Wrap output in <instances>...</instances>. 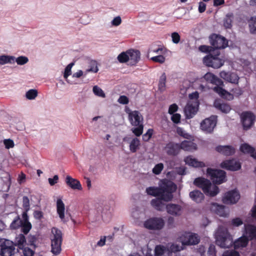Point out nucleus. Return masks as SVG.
Here are the masks:
<instances>
[{"label":"nucleus","instance_id":"obj_49","mask_svg":"<svg viewBox=\"0 0 256 256\" xmlns=\"http://www.w3.org/2000/svg\"><path fill=\"white\" fill-rule=\"evenodd\" d=\"M164 168V164L162 163L156 164L152 169V172L155 174H159Z\"/></svg>","mask_w":256,"mask_h":256},{"label":"nucleus","instance_id":"obj_15","mask_svg":"<svg viewBox=\"0 0 256 256\" xmlns=\"http://www.w3.org/2000/svg\"><path fill=\"white\" fill-rule=\"evenodd\" d=\"M199 106V102H188L184 108L186 118H192L196 114Z\"/></svg>","mask_w":256,"mask_h":256},{"label":"nucleus","instance_id":"obj_47","mask_svg":"<svg viewBox=\"0 0 256 256\" xmlns=\"http://www.w3.org/2000/svg\"><path fill=\"white\" fill-rule=\"evenodd\" d=\"M93 92L96 96H100L102 98H105L106 96L103 90L96 86L93 87Z\"/></svg>","mask_w":256,"mask_h":256},{"label":"nucleus","instance_id":"obj_9","mask_svg":"<svg viewBox=\"0 0 256 256\" xmlns=\"http://www.w3.org/2000/svg\"><path fill=\"white\" fill-rule=\"evenodd\" d=\"M209 40L214 50L224 48L228 44V42L224 37L214 34L209 36Z\"/></svg>","mask_w":256,"mask_h":256},{"label":"nucleus","instance_id":"obj_5","mask_svg":"<svg viewBox=\"0 0 256 256\" xmlns=\"http://www.w3.org/2000/svg\"><path fill=\"white\" fill-rule=\"evenodd\" d=\"M220 54V52L217 51L214 55L210 54L205 56L203 58L204 64L207 66L212 67L214 68H220L224 65V60L218 57Z\"/></svg>","mask_w":256,"mask_h":256},{"label":"nucleus","instance_id":"obj_54","mask_svg":"<svg viewBox=\"0 0 256 256\" xmlns=\"http://www.w3.org/2000/svg\"><path fill=\"white\" fill-rule=\"evenodd\" d=\"M199 97V94L198 92H194L189 94V98L190 100L188 102H199L198 98Z\"/></svg>","mask_w":256,"mask_h":256},{"label":"nucleus","instance_id":"obj_24","mask_svg":"<svg viewBox=\"0 0 256 256\" xmlns=\"http://www.w3.org/2000/svg\"><path fill=\"white\" fill-rule=\"evenodd\" d=\"M172 252L168 248L162 245H158L155 247L154 256H172Z\"/></svg>","mask_w":256,"mask_h":256},{"label":"nucleus","instance_id":"obj_29","mask_svg":"<svg viewBox=\"0 0 256 256\" xmlns=\"http://www.w3.org/2000/svg\"><path fill=\"white\" fill-rule=\"evenodd\" d=\"M180 144V150L182 149L186 151L192 152L197 148L196 144L191 141L184 140Z\"/></svg>","mask_w":256,"mask_h":256},{"label":"nucleus","instance_id":"obj_27","mask_svg":"<svg viewBox=\"0 0 256 256\" xmlns=\"http://www.w3.org/2000/svg\"><path fill=\"white\" fill-rule=\"evenodd\" d=\"M210 210L212 211L220 216H226V207L223 205L214 203L212 205Z\"/></svg>","mask_w":256,"mask_h":256},{"label":"nucleus","instance_id":"obj_35","mask_svg":"<svg viewBox=\"0 0 256 256\" xmlns=\"http://www.w3.org/2000/svg\"><path fill=\"white\" fill-rule=\"evenodd\" d=\"M234 18L232 13H228L224 19V26L226 28H231L232 26V22Z\"/></svg>","mask_w":256,"mask_h":256},{"label":"nucleus","instance_id":"obj_63","mask_svg":"<svg viewBox=\"0 0 256 256\" xmlns=\"http://www.w3.org/2000/svg\"><path fill=\"white\" fill-rule=\"evenodd\" d=\"M4 144L7 149L12 148L14 146V142L12 140L6 139L4 140Z\"/></svg>","mask_w":256,"mask_h":256},{"label":"nucleus","instance_id":"obj_59","mask_svg":"<svg viewBox=\"0 0 256 256\" xmlns=\"http://www.w3.org/2000/svg\"><path fill=\"white\" fill-rule=\"evenodd\" d=\"M177 133L178 135L182 136L186 138H188L190 135L186 133L182 128H178L176 130Z\"/></svg>","mask_w":256,"mask_h":256},{"label":"nucleus","instance_id":"obj_14","mask_svg":"<svg viewBox=\"0 0 256 256\" xmlns=\"http://www.w3.org/2000/svg\"><path fill=\"white\" fill-rule=\"evenodd\" d=\"M240 198L239 192L236 190L228 191L222 198V202L226 204H236Z\"/></svg>","mask_w":256,"mask_h":256},{"label":"nucleus","instance_id":"obj_58","mask_svg":"<svg viewBox=\"0 0 256 256\" xmlns=\"http://www.w3.org/2000/svg\"><path fill=\"white\" fill-rule=\"evenodd\" d=\"M172 42L174 44H178L180 41V34L176 32H174L172 34Z\"/></svg>","mask_w":256,"mask_h":256},{"label":"nucleus","instance_id":"obj_45","mask_svg":"<svg viewBox=\"0 0 256 256\" xmlns=\"http://www.w3.org/2000/svg\"><path fill=\"white\" fill-rule=\"evenodd\" d=\"M118 60L121 63L128 62L129 57L128 51L120 53L118 56Z\"/></svg>","mask_w":256,"mask_h":256},{"label":"nucleus","instance_id":"obj_25","mask_svg":"<svg viewBox=\"0 0 256 256\" xmlns=\"http://www.w3.org/2000/svg\"><path fill=\"white\" fill-rule=\"evenodd\" d=\"M166 210L168 214L178 216L181 214L182 207L177 204H169L166 206Z\"/></svg>","mask_w":256,"mask_h":256},{"label":"nucleus","instance_id":"obj_22","mask_svg":"<svg viewBox=\"0 0 256 256\" xmlns=\"http://www.w3.org/2000/svg\"><path fill=\"white\" fill-rule=\"evenodd\" d=\"M128 64L134 66L136 64L140 59V54L138 50H128Z\"/></svg>","mask_w":256,"mask_h":256},{"label":"nucleus","instance_id":"obj_8","mask_svg":"<svg viewBox=\"0 0 256 256\" xmlns=\"http://www.w3.org/2000/svg\"><path fill=\"white\" fill-rule=\"evenodd\" d=\"M164 220L162 218L152 217L146 220L144 225L148 230H159L164 228Z\"/></svg>","mask_w":256,"mask_h":256},{"label":"nucleus","instance_id":"obj_18","mask_svg":"<svg viewBox=\"0 0 256 256\" xmlns=\"http://www.w3.org/2000/svg\"><path fill=\"white\" fill-rule=\"evenodd\" d=\"M220 76L221 78L228 82L234 84H238V83L240 78L235 72H226L223 70L220 73Z\"/></svg>","mask_w":256,"mask_h":256},{"label":"nucleus","instance_id":"obj_39","mask_svg":"<svg viewBox=\"0 0 256 256\" xmlns=\"http://www.w3.org/2000/svg\"><path fill=\"white\" fill-rule=\"evenodd\" d=\"M214 90L216 92L218 93L221 97L224 98H226L227 95H230V94L228 92L220 86H216L214 88Z\"/></svg>","mask_w":256,"mask_h":256},{"label":"nucleus","instance_id":"obj_10","mask_svg":"<svg viewBox=\"0 0 256 256\" xmlns=\"http://www.w3.org/2000/svg\"><path fill=\"white\" fill-rule=\"evenodd\" d=\"M217 122V116H211L204 120L200 123V128L206 133L211 134Z\"/></svg>","mask_w":256,"mask_h":256},{"label":"nucleus","instance_id":"obj_34","mask_svg":"<svg viewBox=\"0 0 256 256\" xmlns=\"http://www.w3.org/2000/svg\"><path fill=\"white\" fill-rule=\"evenodd\" d=\"M14 56L3 54L0 56V65L14 64Z\"/></svg>","mask_w":256,"mask_h":256},{"label":"nucleus","instance_id":"obj_50","mask_svg":"<svg viewBox=\"0 0 256 256\" xmlns=\"http://www.w3.org/2000/svg\"><path fill=\"white\" fill-rule=\"evenodd\" d=\"M22 206L26 211H28L30 210V200L26 196H24L22 198Z\"/></svg>","mask_w":256,"mask_h":256},{"label":"nucleus","instance_id":"obj_41","mask_svg":"<svg viewBox=\"0 0 256 256\" xmlns=\"http://www.w3.org/2000/svg\"><path fill=\"white\" fill-rule=\"evenodd\" d=\"M38 91L35 89H30L26 92V97L30 100H34L38 96Z\"/></svg>","mask_w":256,"mask_h":256},{"label":"nucleus","instance_id":"obj_43","mask_svg":"<svg viewBox=\"0 0 256 256\" xmlns=\"http://www.w3.org/2000/svg\"><path fill=\"white\" fill-rule=\"evenodd\" d=\"M21 228V232L24 234H28L32 228L30 222H22Z\"/></svg>","mask_w":256,"mask_h":256},{"label":"nucleus","instance_id":"obj_19","mask_svg":"<svg viewBox=\"0 0 256 256\" xmlns=\"http://www.w3.org/2000/svg\"><path fill=\"white\" fill-rule=\"evenodd\" d=\"M128 118L132 126H137L140 124H143V117L140 112L138 110H134L130 113Z\"/></svg>","mask_w":256,"mask_h":256},{"label":"nucleus","instance_id":"obj_37","mask_svg":"<svg viewBox=\"0 0 256 256\" xmlns=\"http://www.w3.org/2000/svg\"><path fill=\"white\" fill-rule=\"evenodd\" d=\"M140 145V142L137 138H134L130 144V150L132 152H136Z\"/></svg>","mask_w":256,"mask_h":256},{"label":"nucleus","instance_id":"obj_57","mask_svg":"<svg viewBox=\"0 0 256 256\" xmlns=\"http://www.w3.org/2000/svg\"><path fill=\"white\" fill-rule=\"evenodd\" d=\"M208 256H216V251L214 245L210 244L208 250Z\"/></svg>","mask_w":256,"mask_h":256},{"label":"nucleus","instance_id":"obj_11","mask_svg":"<svg viewBox=\"0 0 256 256\" xmlns=\"http://www.w3.org/2000/svg\"><path fill=\"white\" fill-rule=\"evenodd\" d=\"M183 245L192 246L197 244L200 241L198 234L190 232H185L181 237Z\"/></svg>","mask_w":256,"mask_h":256},{"label":"nucleus","instance_id":"obj_40","mask_svg":"<svg viewBox=\"0 0 256 256\" xmlns=\"http://www.w3.org/2000/svg\"><path fill=\"white\" fill-rule=\"evenodd\" d=\"M166 75L164 72L160 78L158 82V88L160 90L163 91L165 89L166 87Z\"/></svg>","mask_w":256,"mask_h":256},{"label":"nucleus","instance_id":"obj_48","mask_svg":"<svg viewBox=\"0 0 256 256\" xmlns=\"http://www.w3.org/2000/svg\"><path fill=\"white\" fill-rule=\"evenodd\" d=\"M199 50L204 53L211 54L212 52H214V48L210 46H208L206 45H202L199 47Z\"/></svg>","mask_w":256,"mask_h":256},{"label":"nucleus","instance_id":"obj_38","mask_svg":"<svg viewBox=\"0 0 256 256\" xmlns=\"http://www.w3.org/2000/svg\"><path fill=\"white\" fill-rule=\"evenodd\" d=\"M240 150L244 153L250 154V155L252 154L255 150L248 144H242L240 146Z\"/></svg>","mask_w":256,"mask_h":256},{"label":"nucleus","instance_id":"obj_3","mask_svg":"<svg viewBox=\"0 0 256 256\" xmlns=\"http://www.w3.org/2000/svg\"><path fill=\"white\" fill-rule=\"evenodd\" d=\"M194 184L198 187L201 188L204 192L210 196H214L219 192V188L216 185H212L210 181L204 178H196Z\"/></svg>","mask_w":256,"mask_h":256},{"label":"nucleus","instance_id":"obj_33","mask_svg":"<svg viewBox=\"0 0 256 256\" xmlns=\"http://www.w3.org/2000/svg\"><path fill=\"white\" fill-rule=\"evenodd\" d=\"M26 244V239L24 234H20L15 238L14 244L20 249L23 248Z\"/></svg>","mask_w":256,"mask_h":256},{"label":"nucleus","instance_id":"obj_21","mask_svg":"<svg viewBox=\"0 0 256 256\" xmlns=\"http://www.w3.org/2000/svg\"><path fill=\"white\" fill-rule=\"evenodd\" d=\"M216 150L218 152L226 156H230L235 153V148L232 146H218L216 148Z\"/></svg>","mask_w":256,"mask_h":256},{"label":"nucleus","instance_id":"obj_42","mask_svg":"<svg viewBox=\"0 0 256 256\" xmlns=\"http://www.w3.org/2000/svg\"><path fill=\"white\" fill-rule=\"evenodd\" d=\"M14 64L16 62L20 66L24 65L28 62V58L23 56H20L17 58L14 56Z\"/></svg>","mask_w":256,"mask_h":256},{"label":"nucleus","instance_id":"obj_23","mask_svg":"<svg viewBox=\"0 0 256 256\" xmlns=\"http://www.w3.org/2000/svg\"><path fill=\"white\" fill-rule=\"evenodd\" d=\"M65 182L68 186L73 190H82V186L80 182L76 179L70 176L66 178Z\"/></svg>","mask_w":256,"mask_h":256},{"label":"nucleus","instance_id":"obj_2","mask_svg":"<svg viewBox=\"0 0 256 256\" xmlns=\"http://www.w3.org/2000/svg\"><path fill=\"white\" fill-rule=\"evenodd\" d=\"M177 188L176 185L170 180H166L162 182V185L158 187L150 186L146 188L148 194L155 196L162 197L164 202H168L173 198V193Z\"/></svg>","mask_w":256,"mask_h":256},{"label":"nucleus","instance_id":"obj_6","mask_svg":"<svg viewBox=\"0 0 256 256\" xmlns=\"http://www.w3.org/2000/svg\"><path fill=\"white\" fill-rule=\"evenodd\" d=\"M206 172L215 184H220L226 180V172L224 170L208 168Z\"/></svg>","mask_w":256,"mask_h":256},{"label":"nucleus","instance_id":"obj_26","mask_svg":"<svg viewBox=\"0 0 256 256\" xmlns=\"http://www.w3.org/2000/svg\"><path fill=\"white\" fill-rule=\"evenodd\" d=\"M164 199H162V197H158L154 199H152L150 202L152 206L158 211H164L166 209V204L162 202Z\"/></svg>","mask_w":256,"mask_h":256},{"label":"nucleus","instance_id":"obj_4","mask_svg":"<svg viewBox=\"0 0 256 256\" xmlns=\"http://www.w3.org/2000/svg\"><path fill=\"white\" fill-rule=\"evenodd\" d=\"M18 252L14 242L9 240L0 238V255L12 256Z\"/></svg>","mask_w":256,"mask_h":256},{"label":"nucleus","instance_id":"obj_56","mask_svg":"<svg viewBox=\"0 0 256 256\" xmlns=\"http://www.w3.org/2000/svg\"><path fill=\"white\" fill-rule=\"evenodd\" d=\"M181 116L180 114L176 113L172 114L171 120L172 122L176 124H178L180 122Z\"/></svg>","mask_w":256,"mask_h":256},{"label":"nucleus","instance_id":"obj_64","mask_svg":"<svg viewBox=\"0 0 256 256\" xmlns=\"http://www.w3.org/2000/svg\"><path fill=\"white\" fill-rule=\"evenodd\" d=\"M178 110V106L176 104H173L170 106L168 108V114H174Z\"/></svg>","mask_w":256,"mask_h":256},{"label":"nucleus","instance_id":"obj_12","mask_svg":"<svg viewBox=\"0 0 256 256\" xmlns=\"http://www.w3.org/2000/svg\"><path fill=\"white\" fill-rule=\"evenodd\" d=\"M256 116L254 114L250 112H244L241 114V119L244 129L248 130L254 123Z\"/></svg>","mask_w":256,"mask_h":256},{"label":"nucleus","instance_id":"obj_46","mask_svg":"<svg viewBox=\"0 0 256 256\" xmlns=\"http://www.w3.org/2000/svg\"><path fill=\"white\" fill-rule=\"evenodd\" d=\"M136 128H132V132L136 136H140L142 134L144 130L143 124H140L138 125Z\"/></svg>","mask_w":256,"mask_h":256},{"label":"nucleus","instance_id":"obj_51","mask_svg":"<svg viewBox=\"0 0 256 256\" xmlns=\"http://www.w3.org/2000/svg\"><path fill=\"white\" fill-rule=\"evenodd\" d=\"M153 130L150 128L142 136V140L144 142H148L152 138L153 134Z\"/></svg>","mask_w":256,"mask_h":256},{"label":"nucleus","instance_id":"obj_62","mask_svg":"<svg viewBox=\"0 0 256 256\" xmlns=\"http://www.w3.org/2000/svg\"><path fill=\"white\" fill-rule=\"evenodd\" d=\"M222 256H240V254L234 250H227L224 252Z\"/></svg>","mask_w":256,"mask_h":256},{"label":"nucleus","instance_id":"obj_31","mask_svg":"<svg viewBox=\"0 0 256 256\" xmlns=\"http://www.w3.org/2000/svg\"><path fill=\"white\" fill-rule=\"evenodd\" d=\"M56 210L60 218L63 220L64 218V204L60 198L56 201Z\"/></svg>","mask_w":256,"mask_h":256},{"label":"nucleus","instance_id":"obj_61","mask_svg":"<svg viewBox=\"0 0 256 256\" xmlns=\"http://www.w3.org/2000/svg\"><path fill=\"white\" fill-rule=\"evenodd\" d=\"M249 28L250 33L255 34L256 32V20L250 22Z\"/></svg>","mask_w":256,"mask_h":256},{"label":"nucleus","instance_id":"obj_13","mask_svg":"<svg viewBox=\"0 0 256 256\" xmlns=\"http://www.w3.org/2000/svg\"><path fill=\"white\" fill-rule=\"evenodd\" d=\"M244 235L248 240H254L252 242V248L256 250V226L252 224L246 225Z\"/></svg>","mask_w":256,"mask_h":256},{"label":"nucleus","instance_id":"obj_60","mask_svg":"<svg viewBox=\"0 0 256 256\" xmlns=\"http://www.w3.org/2000/svg\"><path fill=\"white\" fill-rule=\"evenodd\" d=\"M118 103L122 104H126L129 102L128 98L126 96H120L118 100Z\"/></svg>","mask_w":256,"mask_h":256},{"label":"nucleus","instance_id":"obj_55","mask_svg":"<svg viewBox=\"0 0 256 256\" xmlns=\"http://www.w3.org/2000/svg\"><path fill=\"white\" fill-rule=\"evenodd\" d=\"M72 74V70L71 69L68 68L67 67H66L64 69V77L66 79V81L68 83L70 84H72V82H70L69 80H68V77L70 75Z\"/></svg>","mask_w":256,"mask_h":256},{"label":"nucleus","instance_id":"obj_53","mask_svg":"<svg viewBox=\"0 0 256 256\" xmlns=\"http://www.w3.org/2000/svg\"><path fill=\"white\" fill-rule=\"evenodd\" d=\"M22 250V253L24 256H33L34 254V251L28 247H24Z\"/></svg>","mask_w":256,"mask_h":256},{"label":"nucleus","instance_id":"obj_36","mask_svg":"<svg viewBox=\"0 0 256 256\" xmlns=\"http://www.w3.org/2000/svg\"><path fill=\"white\" fill-rule=\"evenodd\" d=\"M22 220L20 219L19 216H17L12 220L10 224V228L11 230H16L22 226Z\"/></svg>","mask_w":256,"mask_h":256},{"label":"nucleus","instance_id":"obj_32","mask_svg":"<svg viewBox=\"0 0 256 256\" xmlns=\"http://www.w3.org/2000/svg\"><path fill=\"white\" fill-rule=\"evenodd\" d=\"M186 164L194 167H202L204 165L202 162H198L192 156H187L184 160Z\"/></svg>","mask_w":256,"mask_h":256},{"label":"nucleus","instance_id":"obj_20","mask_svg":"<svg viewBox=\"0 0 256 256\" xmlns=\"http://www.w3.org/2000/svg\"><path fill=\"white\" fill-rule=\"evenodd\" d=\"M96 210L98 212L101 214V216L104 220H107L106 218H110L111 216L110 206L106 203L99 204L96 208Z\"/></svg>","mask_w":256,"mask_h":256},{"label":"nucleus","instance_id":"obj_52","mask_svg":"<svg viewBox=\"0 0 256 256\" xmlns=\"http://www.w3.org/2000/svg\"><path fill=\"white\" fill-rule=\"evenodd\" d=\"M151 60L154 62L162 64L165 61V57L162 54H159L151 58Z\"/></svg>","mask_w":256,"mask_h":256},{"label":"nucleus","instance_id":"obj_16","mask_svg":"<svg viewBox=\"0 0 256 256\" xmlns=\"http://www.w3.org/2000/svg\"><path fill=\"white\" fill-rule=\"evenodd\" d=\"M220 167L227 170L236 171L240 169L241 164L234 159L226 160L220 164Z\"/></svg>","mask_w":256,"mask_h":256},{"label":"nucleus","instance_id":"obj_28","mask_svg":"<svg viewBox=\"0 0 256 256\" xmlns=\"http://www.w3.org/2000/svg\"><path fill=\"white\" fill-rule=\"evenodd\" d=\"M214 105L216 109L223 113L227 114L231 110V107L228 104L222 102L220 100H216Z\"/></svg>","mask_w":256,"mask_h":256},{"label":"nucleus","instance_id":"obj_30","mask_svg":"<svg viewBox=\"0 0 256 256\" xmlns=\"http://www.w3.org/2000/svg\"><path fill=\"white\" fill-rule=\"evenodd\" d=\"M190 198L196 203L200 202L204 199V194L199 190H194L189 194Z\"/></svg>","mask_w":256,"mask_h":256},{"label":"nucleus","instance_id":"obj_7","mask_svg":"<svg viewBox=\"0 0 256 256\" xmlns=\"http://www.w3.org/2000/svg\"><path fill=\"white\" fill-rule=\"evenodd\" d=\"M54 229L55 233L54 234V238L51 240V252L53 254L58 255L62 251V233L60 230Z\"/></svg>","mask_w":256,"mask_h":256},{"label":"nucleus","instance_id":"obj_44","mask_svg":"<svg viewBox=\"0 0 256 256\" xmlns=\"http://www.w3.org/2000/svg\"><path fill=\"white\" fill-rule=\"evenodd\" d=\"M98 70L96 62L94 60H90L89 62V68L86 70V72H96Z\"/></svg>","mask_w":256,"mask_h":256},{"label":"nucleus","instance_id":"obj_17","mask_svg":"<svg viewBox=\"0 0 256 256\" xmlns=\"http://www.w3.org/2000/svg\"><path fill=\"white\" fill-rule=\"evenodd\" d=\"M180 144L170 142L166 144L164 150L166 154L169 156H176L180 150Z\"/></svg>","mask_w":256,"mask_h":256},{"label":"nucleus","instance_id":"obj_1","mask_svg":"<svg viewBox=\"0 0 256 256\" xmlns=\"http://www.w3.org/2000/svg\"><path fill=\"white\" fill-rule=\"evenodd\" d=\"M216 244L222 248H229L234 244V249L246 247L248 239L244 235L233 242L232 236L226 228L220 226L216 234Z\"/></svg>","mask_w":256,"mask_h":256}]
</instances>
